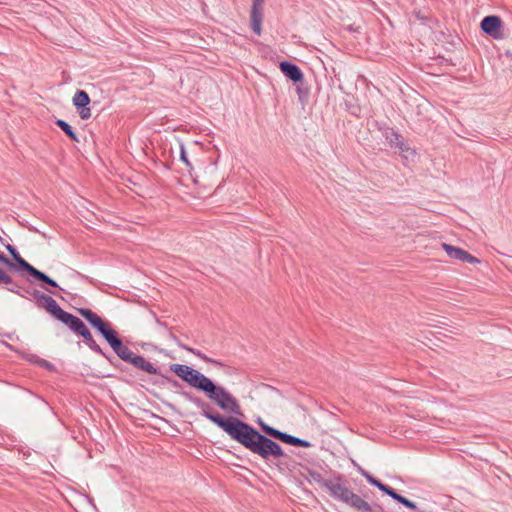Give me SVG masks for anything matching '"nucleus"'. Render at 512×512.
<instances>
[{
	"label": "nucleus",
	"mask_w": 512,
	"mask_h": 512,
	"mask_svg": "<svg viewBox=\"0 0 512 512\" xmlns=\"http://www.w3.org/2000/svg\"><path fill=\"white\" fill-rule=\"evenodd\" d=\"M180 394L190 403L201 410V415L225 432L231 440L239 443L251 453L265 461L277 460V467H288L291 456L285 453L279 442L302 448H311L313 444L287 432H283L269 424L262 418L256 423L259 429L250 423L234 416H225L217 412L208 402L190 391H181Z\"/></svg>",
	"instance_id": "obj_1"
},
{
	"label": "nucleus",
	"mask_w": 512,
	"mask_h": 512,
	"mask_svg": "<svg viewBox=\"0 0 512 512\" xmlns=\"http://www.w3.org/2000/svg\"><path fill=\"white\" fill-rule=\"evenodd\" d=\"M77 312L87 321V323L107 342L116 356L123 362L132 365L135 369L150 375H158L162 377V381L151 380L154 385H164L165 383L174 388H182V384L162 373L161 369L147 360L143 355L136 354L124 344L123 338L113 328L112 324L99 316L96 312L89 308H78Z\"/></svg>",
	"instance_id": "obj_2"
},
{
	"label": "nucleus",
	"mask_w": 512,
	"mask_h": 512,
	"mask_svg": "<svg viewBox=\"0 0 512 512\" xmlns=\"http://www.w3.org/2000/svg\"><path fill=\"white\" fill-rule=\"evenodd\" d=\"M60 322L66 325L69 328V330L73 332L76 336L81 337L85 345H87L90 350H92L94 353L98 355H101L110 363L111 366H113L119 372L125 374V377L119 378L122 382H125L127 384L132 383V380L130 378H133V375L130 372V369L127 366L123 365L121 362H119L110 353L105 352L100 347V345L94 339L90 329L87 327V325L82 319L73 315L70 312H67L66 315L60 320Z\"/></svg>",
	"instance_id": "obj_3"
},
{
	"label": "nucleus",
	"mask_w": 512,
	"mask_h": 512,
	"mask_svg": "<svg viewBox=\"0 0 512 512\" xmlns=\"http://www.w3.org/2000/svg\"><path fill=\"white\" fill-rule=\"evenodd\" d=\"M209 400L215 403L221 410L231 413V416L242 415L237 399L223 386L209 379L203 390Z\"/></svg>",
	"instance_id": "obj_4"
},
{
	"label": "nucleus",
	"mask_w": 512,
	"mask_h": 512,
	"mask_svg": "<svg viewBox=\"0 0 512 512\" xmlns=\"http://www.w3.org/2000/svg\"><path fill=\"white\" fill-rule=\"evenodd\" d=\"M303 469L320 487L326 489L334 500L341 502L345 494H347L349 487L347 486L346 478L342 474L335 473L331 479H324L319 472L307 466H303Z\"/></svg>",
	"instance_id": "obj_5"
},
{
	"label": "nucleus",
	"mask_w": 512,
	"mask_h": 512,
	"mask_svg": "<svg viewBox=\"0 0 512 512\" xmlns=\"http://www.w3.org/2000/svg\"><path fill=\"white\" fill-rule=\"evenodd\" d=\"M169 370L189 386L200 392L210 379L203 373L185 364L171 363Z\"/></svg>",
	"instance_id": "obj_6"
},
{
	"label": "nucleus",
	"mask_w": 512,
	"mask_h": 512,
	"mask_svg": "<svg viewBox=\"0 0 512 512\" xmlns=\"http://www.w3.org/2000/svg\"><path fill=\"white\" fill-rule=\"evenodd\" d=\"M27 299L34 301L39 308H43L51 317L59 322L67 313V311L60 307L54 298L40 290H33L31 292V298L28 297Z\"/></svg>",
	"instance_id": "obj_7"
},
{
	"label": "nucleus",
	"mask_w": 512,
	"mask_h": 512,
	"mask_svg": "<svg viewBox=\"0 0 512 512\" xmlns=\"http://www.w3.org/2000/svg\"><path fill=\"white\" fill-rule=\"evenodd\" d=\"M504 28V22L498 15H487L480 22L482 32L495 40L504 38Z\"/></svg>",
	"instance_id": "obj_8"
},
{
	"label": "nucleus",
	"mask_w": 512,
	"mask_h": 512,
	"mask_svg": "<svg viewBox=\"0 0 512 512\" xmlns=\"http://www.w3.org/2000/svg\"><path fill=\"white\" fill-rule=\"evenodd\" d=\"M91 98L89 94L82 89H78L73 98L72 105L76 109L80 119L87 120L91 117Z\"/></svg>",
	"instance_id": "obj_9"
},
{
	"label": "nucleus",
	"mask_w": 512,
	"mask_h": 512,
	"mask_svg": "<svg viewBox=\"0 0 512 512\" xmlns=\"http://www.w3.org/2000/svg\"><path fill=\"white\" fill-rule=\"evenodd\" d=\"M5 248L12 257L11 264H8V269L12 272L26 273L28 275L34 266L20 255L15 246L6 244Z\"/></svg>",
	"instance_id": "obj_10"
},
{
	"label": "nucleus",
	"mask_w": 512,
	"mask_h": 512,
	"mask_svg": "<svg viewBox=\"0 0 512 512\" xmlns=\"http://www.w3.org/2000/svg\"><path fill=\"white\" fill-rule=\"evenodd\" d=\"M264 2L265 0H252V6L250 10V27L253 33L257 36H260L262 33Z\"/></svg>",
	"instance_id": "obj_11"
},
{
	"label": "nucleus",
	"mask_w": 512,
	"mask_h": 512,
	"mask_svg": "<svg viewBox=\"0 0 512 512\" xmlns=\"http://www.w3.org/2000/svg\"><path fill=\"white\" fill-rule=\"evenodd\" d=\"M441 245H442L444 251L446 252V254L451 259L460 260L464 263H469V264H478L481 262V260L479 258L473 256L468 251H466L460 247H456V246H453V245L447 244V243H442Z\"/></svg>",
	"instance_id": "obj_12"
},
{
	"label": "nucleus",
	"mask_w": 512,
	"mask_h": 512,
	"mask_svg": "<svg viewBox=\"0 0 512 512\" xmlns=\"http://www.w3.org/2000/svg\"><path fill=\"white\" fill-rule=\"evenodd\" d=\"M28 275L33 278V280L28 279V281L31 284H33L34 281H39L40 286L44 290H46L56 296H58V295L55 292H53L52 290H50V288H58V289L64 291V289H62L53 278H51L49 275H47L46 273L40 271L39 269H37L35 267L30 271V273Z\"/></svg>",
	"instance_id": "obj_13"
},
{
	"label": "nucleus",
	"mask_w": 512,
	"mask_h": 512,
	"mask_svg": "<svg viewBox=\"0 0 512 512\" xmlns=\"http://www.w3.org/2000/svg\"><path fill=\"white\" fill-rule=\"evenodd\" d=\"M380 491L383 494L389 496L395 502L403 505L407 509H410V510L415 511V512H426L424 510H421L414 501H412V500L406 498L405 496L401 495L393 487H391V486H389L387 484H384L382 489H380Z\"/></svg>",
	"instance_id": "obj_14"
},
{
	"label": "nucleus",
	"mask_w": 512,
	"mask_h": 512,
	"mask_svg": "<svg viewBox=\"0 0 512 512\" xmlns=\"http://www.w3.org/2000/svg\"><path fill=\"white\" fill-rule=\"evenodd\" d=\"M279 69L282 74L292 83L301 82L304 73L301 68L292 61L283 60L279 63Z\"/></svg>",
	"instance_id": "obj_15"
},
{
	"label": "nucleus",
	"mask_w": 512,
	"mask_h": 512,
	"mask_svg": "<svg viewBox=\"0 0 512 512\" xmlns=\"http://www.w3.org/2000/svg\"><path fill=\"white\" fill-rule=\"evenodd\" d=\"M375 127L382 132L383 137L391 147H393V143L398 141L399 137L401 136L399 132L390 127L386 122L375 121Z\"/></svg>",
	"instance_id": "obj_16"
},
{
	"label": "nucleus",
	"mask_w": 512,
	"mask_h": 512,
	"mask_svg": "<svg viewBox=\"0 0 512 512\" xmlns=\"http://www.w3.org/2000/svg\"><path fill=\"white\" fill-rule=\"evenodd\" d=\"M0 285H6L5 289L19 295L22 298H28L20 291V286L13 280V278L0 267Z\"/></svg>",
	"instance_id": "obj_17"
},
{
	"label": "nucleus",
	"mask_w": 512,
	"mask_h": 512,
	"mask_svg": "<svg viewBox=\"0 0 512 512\" xmlns=\"http://www.w3.org/2000/svg\"><path fill=\"white\" fill-rule=\"evenodd\" d=\"M295 86V90L298 96V100L301 103L302 106H305L310 97V87L305 81V77L301 79V82L293 83Z\"/></svg>",
	"instance_id": "obj_18"
},
{
	"label": "nucleus",
	"mask_w": 512,
	"mask_h": 512,
	"mask_svg": "<svg viewBox=\"0 0 512 512\" xmlns=\"http://www.w3.org/2000/svg\"><path fill=\"white\" fill-rule=\"evenodd\" d=\"M54 124L60 128L64 134L73 142L79 143L80 139L78 137V134L74 130V128L65 120L63 119H56L54 121Z\"/></svg>",
	"instance_id": "obj_19"
},
{
	"label": "nucleus",
	"mask_w": 512,
	"mask_h": 512,
	"mask_svg": "<svg viewBox=\"0 0 512 512\" xmlns=\"http://www.w3.org/2000/svg\"><path fill=\"white\" fill-rule=\"evenodd\" d=\"M183 350L195 355L196 357H198L199 359L203 360L206 363H211V364L217 365L219 367L226 366L222 361H220L218 359L211 358L196 348L185 345V346H183Z\"/></svg>",
	"instance_id": "obj_20"
},
{
	"label": "nucleus",
	"mask_w": 512,
	"mask_h": 512,
	"mask_svg": "<svg viewBox=\"0 0 512 512\" xmlns=\"http://www.w3.org/2000/svg\"><path fill=\"white\" fill-rule=\"evenodd\" d=\"M354 466L356 467L357 472L360 473L371 486L376 487L379 490L382 489L385 483H383L380 479L373 476L371 473H369L367 470H365L355 462Z\"/></svg>",
	"instance_id": "obj_21"
},
{
	"label": "nucleus",
	"mask_w": 512,
	"mask_h": 512,
	"mask_svg": "<svg viewBox=\"0 0 512 512\" xmlns=\"http://www.w3.org/2000/svg\"><path fill=\"white\" fill-rule=\"evenodd\" d=\"M393 147L398 148L401 153L410 154L411 156L416 155V150L410 147V145L403 139L402 135L399 137L398 141L393 143Z\"/></svg>",
	"instance_id": "obj_22"
},
{
	"label": "nucleus",
	"mask_w": 512,
	"mask_h": 512,
	"mask_svg": "<svg viewBox=\"0 0 512 512\" xmlns=\"http://www.w3.org/2000/svg\"><path fill=\"white\" fill-rule=\"evenodd\" d=\"M347 111L356 118L362 117V108L357 103H346Z\"/></svg>",
	"instance_id": "obj_23"
},
{
	"label": "nucleus",
	"mask_w": 512,
	"mask_h": 512,
	"mask_svg": "<svg viewBox=\"0 0 512 512\" xmlns=\"http://www.w3.org/2000/svg\"><path fill=\"white\" fill-rule=\"evenodd\" d=\"M22 359L28 361L29 363H32L34 365H39L40 361H41V357H39L38 355L36 354H31V353H22L21 355Z\"/></svg>",
	"instance_id": "obj_24"
},
{
	"label": "nucleus",
	"mask_w": 512,
	"mask_h": 512,
	"mask_svg": "<svg viewBox=\"0 0 512 512\" xmlns=\"http://www.w3.org/2000/svg\"><path fill=\"white\" fill-rule=\"evenodd\" d=\"M180 160L186 165L187 168H192V164L188 159L185 146L183 143H180Z\"/></svg>",
	"instance_id": "obj_25"
},
{
	"label": "nucleus",
	"mask_w": 512,
	"mask_h": 512,
	"mask_svg": "<svg viewBox=\"0 0 512 512\" xmlns=\"http://www.w3.org/2000/svg\"><path fill=\"white\" fill-rule=\"evenodd\" d=\"M38 366L41 367V368L46 369L49 372H55L56 371V366L52 362H50V361H48L46 359H43V358L41 359V361H40Z\"/></svg>",
	"instance_id": "obj_26"
},
{
	"label": "nucleus",
	"mask_w": 512,
	"mask_h": 512,
	"mask_svg": "<svg viewBox=\"0 0 512 512\" xmlns=\"http://www.w3.org/2000/svg\"><path fill=\"white\" fill-rule=\"evenodd\" d=\"M173 329H174L173 327L169 328V329L167 330V335H168V337H169L172 341H174V342H175V344H176L178 347H180L181 349H183V346H185V344H183V343L179 340V338L174 334Z\"/></svg>",
	"instance_id": "obj_27"
},
{
	"label": "nucleus",
	"mask_w": 512,
	"mask_h": 512,
	"mask_svg": "<svg viewBox=\"0 0 512 512\" xmlns=\"http://www.w3.org/2000/svg\"><path fill=\"white\" fill-rule=\"evenodd\" d=\"M141 347L142 348L150 347L152 350L158 351L159 353L166 354V351L164 349L158 348V346H156L152 343H142Z\"/></svg>",
	"instance_id": "obj_28"
},
{
	"label": "nucleus",
	"mask_w": 512,
	"mask_h": 512,
	"mask_svg": "<svg viewBox=\"0 0 512 512\" xmlns=\"http://www.w3.org/2000/svg\"><path fill=\"white\" fill-rule=\"evenodd\" d=\"M0 263L8 268V264H11V259L7 257L3 252L0 251Z\"/></svg>",
	"instance_id": "obj_29"
},
{
	"label": "nucleus",
	"mask_w": 512,
	"mask_h": 512,
	"mask_svg": "<svg viewBox=\"0 0 512 512\" xmlns=\"http://www.w3.org/2000/svg\"><path fill=\"white\" fill-rule=\"evenodd\" d=\"M34 289L30 288V287H21L20 286V291L24 294V295H27L29 298H31V292L33 291Z\"/></svg>",
	"instance_id": "obj_30"
},
{
	"label": "nucleus",
	"mask_w": 512,
	"mask_h": 512,
	"mask_svg": "<svg viewBox=\"0 0 512 512\" xmlns=\"http://www.w3.org/2000/svg\"><path fill=\"white\" fill-rule=\"evenodd\" d=\"M76 275H77L78 278H80L82 280H85V281H87L89 283H93L92 279L90 277H88L87 275H84V274H82L80 272H76Z\"/></svg>",
	"instance_id": "obj_31"
},
{
	"label": "nucleus",
	"mask_w": 512,
	"mask_h": 512,
	"mask_svg": "<svg viewBox=\"0 0 512 512\" xmlns=\"http://www.w3.org/2000/svg\"><path fill=\"white\" fill-rule=\"evenodd\" d=\"M156 323L159 327H162L166 330H168L170 328V327H168L166 322H163V321L159 320L158 318H156Z\"/></svg>",
	"instance_id": "obj_32"
},
{
	"label": "nucleus",
	"mask_w": 512,
	"mask_h": 512,
	"mask_svg": "<svg viewBox=\"0 0 512 512\" xmlns=\"http://www.w3.org/2000/svg\"><path fill=\"white\" fill-rule=\"evenodd\" d=\"M417 18L423 22L428 19L427 17L420 15V13H417Z\"/></svg>",
	"instance_id": "obj_33"
},
{
	"label": "nucleus",
	"mask_w": 512,
	"mask_h": 512,
	"mask_svg": "<svg viewBox=\"0 0 512 512\" xmlns=\"http://www.w3.org/2000/svg\"><path fill=\"white\" fill-rule=\"evenodd\" d=\"M505 55H506V57H508V58H510L512 60V51L506 50L505 51Z\"/></svg>",
	"instance_id": "obj_34"
},
{
	"label": "nucleus",
	"mask_w": 512,
	"mask_h": 512,
	"mask_svg": "<svg viewBox=\"0 0 512 512\" xmlns=\"http://www.w3.org/2000/svg\"><path fill=\"white\" fill-rule=\"evenodd\" d=\"M0 336H5V337L11 339V334L10 333H2V332H0Z\"/></svg>",
	"instance_id": "obj_35"
},
{
	"label": "nucleus",
	"mask_w": 512,
	"mask_h": 512,
	"mask_svg": "<svg viewBox=\"0 0 512 512\" xmlns=\"http://www.w3.org/2000/svg\"><path fill=\"white\" fill-rule=\"evenodd\" d=\"M4 345H6L7 347H9L10 349H13L12 345L8 344L7 342L5 341H1Z\"/></svg>",
	"instance_id": "obj_36"
},
{
	"label": "nucleus",
	"mask_w": 512,
	"mask_h": 512,
	"mask_svg": "<svg viewBox=\"0 0 512 512\" xmlns=\"http://www.w3.org/2000/svg\"><path fill=\"white\" fill-rule=\"evenodd\" d=\"M41 401L43 402L44 405L48 406V403L44 399H41Z\"/></svg>",
	"instance_id": "obj_37"
}]
</instances>
